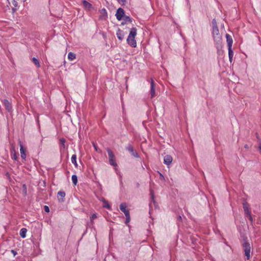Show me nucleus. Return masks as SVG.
I'll use <instances>...</instances> for the list:
<instances>
[{
    "label": "nucleus",
    "mask_w": 261,
    "mask_h": 261,
    "mask_svg": "<svg viewBox=\"0 0 261 261\" xmlns=\"http://www.w3.org/2000/svg\"><path fill=\"white\" fill-rule=\"evenodd\" d=\"M137 35V29L135 28L131 29L128 38L127 39V42L128 44L133 47H136L137 46V42L135 40V37Z\"/></svg>",
    "instance_id": "1"
},
{
    "label": "nucleus",
    "mask_w": 261,
    "mask_h": 261,
    "mask_svg": "<svg viewBox=\"0 0 261 261\" xmlns=\"http://www.w3.org/2000/svg\"><path fill=\"white\" fill-rule=\"evenodd\" d=\"M213 35L214 40L216 43L219 44L221 43L222 37L219 33V31L217 26L213 28Z\"/></svg>",
    "instance_id": "2"
},
{
    "label": "nucleus",
    "mask_w": 261,
    "mask_h": 261,
    "mask_svg": "<svg viewBox=\"0 0 261 261\" xmlns=\"http://www.w3.org/2000/svg\"><path fill=\"white\" fill-rule=\"evenodd\" d=\"M107 151L109 156V163L110 165L116 167L117 166V163L115 160V156L110 148H107Z\"/></svg>",
    "instance_id": "3"
},
{
    "label": "nucleus",
    "mask_w": 261,
    "mask_h": 261,
    "mask_svg": "<svg viewBox=\"0 0 261 261\" xmlns=\"http://www.w3.org/2000/svg\"><path fill=\"white\" fill-rule=\"evenodd\" d=\"M243 208L244 210L246 216L248 218L249 220L252 222L253 219L251 215V212L249 211L248 205L247 203H243Z\"/></svg>",
    "instance_id": "4"
},
{
    "label": "nucleus",
    "mask_w": 261,
    "mask_h": 261,
    "mask_svg": "<svg viewBox=\"0 0 261 261\" xmlns=\"http://www.w3.org/2000/svg\"><path fill=\"white\" fill-rule=\"evenodd\" d=\"M244 252H245V255L247 257V259H249L250 257V246L249 243L246 242L244 243L243 245Z\"/></svg>",
    "instance_id": "5"
},
{
    "label": "nucleus",
    "mask_w": 261,
    "mask_h": 261,
    "mask_svg": "<svg viewBox=\"0 0 261 261\" xmlns=\"http://www.w3.org/2000/svg\"><path fill=\"white\" fill-rule=\"evenodd\" d=\"M124 15V11L122 8H119L117 9L116 17L117 20H121L122 19V17Z\"/></svg>",
    "instance_id": "6"
},
{
    "label": "nucleus",
    "mask_w": 261,
    "mask_h": 261,
    "mask_svg": "<svg viewBox=\"0 0 261 261\" xmlns=\"http://www.w3.org/2000/svg\"><path fill=\"white\" fill-rule=\"evenodd\" d=\"M127 204L126 203H122L120 204L119 207L120 210L124 213L125 216L128 215L129 214V211L128 209L126 208Z\"/></svg>",
    "instance_id": "7"
},
{
    "label": "nucleus",
    "mask_w": 261,
    "mask_h": 261,
    "mask_svg": "<svg viewBox=\"0 0 261 261\" xmlns=\"http://www.w3.org/2000/svg\"><path fill=\"white\" fill-rule=\"evenodd\" d=\"M155 83L152 79L151 80L150 83V94L151 97L153 98L155 95V87H154Z\"/></svg>",
    "instance_id": "8"
},
{
    "label": "nucleus",
    "mask_w": 261,
    "mask_h": 261,
    "mask_svg": "<svg viewBox=\"0 0 261 261\" xmlns=\"http://www.w3.org/2000/svg\"><path fill=\"white\" fill-rule=\"evenodd\" d=\"M173 160L172 157L170 155H166L164 156V163L167 166L171 164Z\"/></svg>",
    "instance_id": "9"
},
{
    "label": "nucleus",
    "mask_w": 261,
    "mask_h": 261,
    "mask_svg": "<svg viewBox=\"0 0 261 261\" xmlns=\"http://www.w3.org/2000/svg\"><path fill=\"white\" fill-rule=\"evenodd\" d=\"M127 150L132 153V154L135 157L138 158L139 156L137 152L134 150L133 146L130 145L127 147Z\"/></svg>",
    "instance_id": "10"
},
{
    "label": "nucleus",
    "mask_w": 261,
    "mask_h": 261,
    "mask_svg": "<svg viewBox=\"0 0 261 261\" xmlns=\"http://www.w3.org/2000/svg\"><path fill=\"white\" fill-rule=\"evenodd\" d=\"M226 42L228 47H232L233 40L231 36L228 34H226Z\"/></svg>",
    "instance_id": "11"
},
{
    "label": "nucleus",
    "mask_w": 261,
    "mask_h": 261,
    "mask_svg": "<svg viewBox=\"0 0 261 261\" xmlns=\"http://www.w3.org/2000/svg\"><path fill=\"white\" fill-rule=\"evenodd\" d=\"M19 146H20V152L21 157L23 159H25L26 158L25 149L23 148V146L21 141H19Z\"/></svg>",
    "instance_id": "12"
},
{
    "label": "nucleus",
    "mask_w": 261,
    "mask_h": 261,
    "mask_svg": "<svg viewBox=\"0 0 261 261\" xmlns=\"http://www.w3.org/2000/svg\"><path fill=\"white\" fill-rule=\"evenodd\" d=\"M3 103L5 106L6 109L8 111H11V110L12 109V107H11V103L9 102V101L7 99H4L3 100Z\"/></svg>",
    "instance_id": "13"
},
{
    "label": "nucleus",
    "mask_w": 261,
    "mask_h": 261,
    "mask_svg": "<svg viewBox=\"0 0 261 261\" xmlns=\"http://www.w3.org/2000/svg\"><path fill=\"white\" fill-rule=\"evenodd\" d=\"M65 196V193L63 191H59L58 192V198L60 201H64V198Z\"/></svg>",
    "instance_id": "14"
},
{
    "label": "nucleus",
    "mask_w": 261,
    "mask_h": 261,
    "mask_svg": "<svg viewBox=\"0 0 261 261\" xmlns=\"http://www.w3.org/2000/svg\"><path fill=\"white\" fill-rule=\"evenodd\" d=\"M116 35L120 40H122L124 37V33L120 29H118L116 33Z\"/></svg>",
    "instance_id": "15"
},
{
    "label": "nucleus",
    "mask_w": 261,
    "mask_h": 261,
    "mask_svg": "<svg viewBox=\"0 0 261 261\" xmlns=\"http://www.w3.org/2000/svg\"><path fill=\"white\" fill-rule=\"evenodd\" d=\"M83 4L84 7L88 10H90L92 8V5L86 1H84Z\"/></svg>",
    "instance_id": "16"
},
{
    "label": "nucleus",
    "mask_w": 261,
    "mask_h": 261,
    "mask_svg": "<svg viewBox=\"0 0 261 261\" xmlns=\"http://www.w3.org/2000/svg\"><path fill=\"white\" fill-rule=\"evenodd\" d=\"M27 231V229L25 228H22L20 230V236L21 238H24L26 237V233Z\"/></svg>",
    "instance_id": "17"
},
{
    "label": "nucleus",
    "mask_w": 261,
    "mask_h": 261,
    "mask_svg": "<svg viewBox=\"0 0 261 261\" xmlns=\"http://www.w3.org/2000/svg\"><path fill=\"white\" fill-rule=\"evenodd\" d=\"M75 57H76L75 54L72 52H70L68 54V59L70 61H72V60H74L75 59Z\"/></svg>",
    "instance_id": "18"
},
{
    "label": "nucleus",
    "mask_w": 261,
    "mask_h": 261,
    "mask_svg": "<svg viewBox=\"0 0 261 261\" xmlns=\"http://www.w3.org/2000/svg\"><path fill=\"white\" fill-rule=\"evenodd\" d=\"M71 161L72 164H73L75 167L77 166L76 163V154H73L71 158Z\"/></svg>",
    "instance_id": "19"
},
{
    "label": "nucleus",
    "mask_w": 261,
    "mask_h": 261,
    "mask_svg": "<svg viewBox=\"0 0 261 261\" xmlns=\"http://www.w3.org/2000/svg\"><path fill=\"white\" fill-rule=\"evenodd\" d=\"M71 179H72V181L73 184L74 186L76 185V184L77 183V176L76 175H72V177H71Z\"/></svg>",
    "instance_id": "20"
},
{
    "label": "nucleus",
    "mask_w": 261,
    "mask_h": 261,
    "mask_svg": "<svg viewBox=\"0 0 261 261\" xmlns=\"http://www.w3.org/2000/svg\"><path fill=\"white\" fill-rule=\"evenodd\" d=\"M32 61L33 62V63H34V64L37 67H40V63H39V61H38V59H37L36 58H33L32 59Z\"/></svg>",
    "instance_id": "21"
},
{
    "label": "nucleus",
    "mask_w": 261,
    "mask_h": 261,
    "mask_svg": "<svg viewBox=\"0 0 261 261\" xmlns=\"http://www.w3.org/2000/svg\"><path fill=\"white\" fill-rule=\"evenodd\" d=\"M228 56L229 57H233V53L231 49V47H228Z\"/></svg>",
    "instance_id": "22"
},
{
    "label": "nucleus",
    "mask_w": 261,
    "mask_h": 261,
    "mask_svg": "<svg viewBox=\"0 0 261 261\" xmlns=\"http://www.w3.org/2000/svg\"><path fill=\"white\" fill-rule=\"evenodd\" d=\"M60 144L62 145V147L64 148L65 143L66 142L65 139L64 138H61L60 140Z\"/></svg>",
    "instance_id": "23"
},
{
    "label": "nucleus",
    "mask_w": 261,
    "mask_h": 261,
    "mask_svg": "<svg viewBox=\"0 0 261 261\" xmlns=\"http://www.w3.org/2000/svg\"><path fill=\"white\" fill-rule=\"evenodd\" d=\"M126 217V221H125V223L127 224V223H128L130 221V215H126L125 216Z\"/></svg>",
    "instance_id": "24"
},
{
    "label": "nucleus",
    "mask_w": 261,
    "mask_h": 261,
    "mask_svg": "<svg viewBox=\"0 0 261 261\" xmlns=\"http://www.w3.org/2000/svg\"><path fill=\"white\" fill-rule=\"evenodd\" d=\"M124 20L126 21V22H131L132 21V19L130 17H129V16H125L124 17Z\"/></svg>",
    "instance_id": "25"
},
{
    "label": "nucleus",
    "mask_w": 261,
    "mask_h": 261,
    "mask_svg": "<svg viewBox=\"0 0 261 261\" xmlns=\"http://www.w3.org/2000/svg\"><path fill=\"white\" fill-rule=\"evenodd\" d=\"M212 24H213V28L215 27V26H217V22H216V20L215 19H214L212 20Z\"/></svg>",
    "instance_id": "26"
},
{
    "label": "nucleus",
    "mask_w": 261,
    "mask_h": 261,
    "mask_svg": "<svg viewBox=\"0 0 261 261\" xmlns=\"http://www.w3.org/2000/svg\"><path fill=\"white\" fill-rule=\"evenodd\" d=\"M44 210L45 212L46 213H48L49 212V208L48 206H47L46 205H45L44 206Z\"/></svg>",
    "instance_id": "27"
},
{
    "label": "nucleus",
    "mask_w": 261,
    "mask_h": 261,
    "mask_svg": "<svg viewBox=\"0 0 261 261\" xmlns=\"http://www.w3.org/2000/svg\"><path fill=\"white\" fill-rule=\"evenodd\" d=\"M17 0H13V2H12V4L15 7H17L18 6V3L17 2Z\"/></svg>",
    "instance_id": "28"
},
{
    "label": "nucleus",
    "mask_w": 261,
    "mask_h": 261,
    "mask_svg": "<svg viewBox=\"0 0 261 261\" xmlns=\"http://www.w3.org/2000/svg\"><path fill=\"white\" fill-rule=\"evenodd\" d=\"M97 217L95 214H93L91 217H90L91 221H92L94 219H95Z\"/></svg>",
    "instance_id": "29"
},
{
    "label": "nucleus",
    "mask_w": 261,
    "mask_h": 261,
    "mask_svg": "<svg viewBox=\"0 0 261 261\" xmlns=\"http://www.w3.org/2000/svg\"><path fill=\"white\" fill-rule=\"evenodd\" d=\"M105 207H107L108 209L110 208V205L109 204L108 202H107L106 204L105 205Z\"/></svg>",
    "instance_id": "30"
},
{
    "label": "nucleus",
    "mask_w": 261,
    "mask_h": 261,
    "mask_svg": "<svg viewBox=\"0 0 261 261\" xmlns=\"http://www.w3.org/2000/svg\"><path fill=\"white\" fill-rule=\"evenodd\" d=\"M13 158L15 160H17V155H16V154H14V156H13Z\"/></svg>",
    "instance_id": "31"
},
{
    "label": "nucleus",
    "mask_w": 261,
    "mask_h": 261,
    "mask_svg": "<svg viewBox=\"0 0 261 261\" xmlns=\"http://www.w3.org/2000/svg\"><path fill=\"white\" fill-rule=\"evenodd\" d=\"M11 252L14 254V255H15L16 254V251H15L14 250H12Z\"/></svg>",
    "instance_id": "32"
},
{
    "label": "nucleus",
    "mask_w": 261,
    "mask_h": 261,
    "mask_svg": "<svg viewBox=\"0 0 261 261\" xmlns=\"http://www.w3.org/2000/svg\"><path fill=\"white\" fill-rule=\"evenodd\" d=\"M258 149L260 150V152L261 151V142H260L258 146Z\"/></svg>",
    "instance_id": "33"
},
{
    "label": "nucleus",
    "mask_w": 261,
    "mask_h": 261,
    "mask_svg": "<svg viewBox=\"0 0 261 261\" xmlns=\"http://www.w3.org/2000/svg\"><path fill=\"white\" fill-rule=\"evenodd\" d=\"M232 58L233 57H229V59L230 62H231L232 61Z\"/></svg>",
    "instance_id": "34"
},
{
    "label": "nucleus",
    "mask_w": 261,
    "mask_h": 261,
    "mask_svg": "<svg viewBox=\"0 0 261 261\" xmlns=\"http://www.w3.org/2000/svg\"><path fill=\"white\" fill-rule=\"evenodd\" d=\"M121 1L122 2H126V0H121Z\"/></svg>",
    "instance_id": "35"
},
{
    "label": "nucleus",
    "mask_w": 261,
    "mask_h": 261,
    "mask_svg": "<svg viewBox=\"0 0 261 261\" xmlns=\"http://www.w3.org/2000/svg\"><path fill=\"white\" fill-rule=\"evenodd\" d=\"M94 147H95V150H97V148H96V147L95 146H94Z\"/></svg>",
    "instance_id": "36"
}]
</instances>
